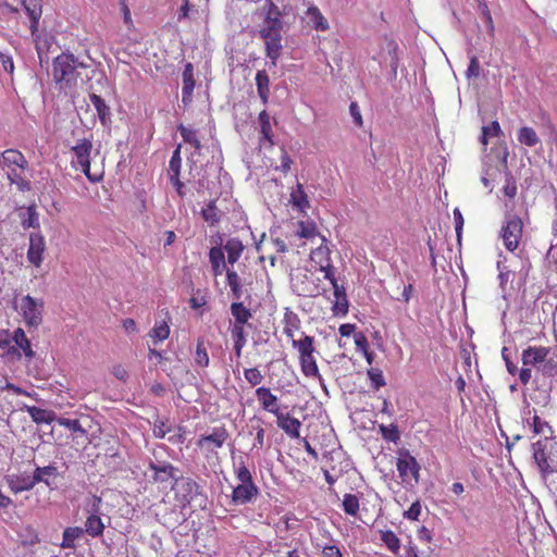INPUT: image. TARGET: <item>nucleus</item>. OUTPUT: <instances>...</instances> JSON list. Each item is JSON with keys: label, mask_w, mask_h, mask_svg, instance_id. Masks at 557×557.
Instances as JSON below:
<instances>
[{"label": "nucleus", "mask_w": 557, "mask_h": 557, "mask_svg": "<svg viewBox=\"0 0 557 557\" xmlns=\"http://www.w3.org/2000/svg\"><path fill=\"white\" fill-rule=\"evenodd\" d=\"M264 12L263 22L259 29V35L264 41L265 54L272 60V64H276V60L281 54L282 46V12L273 0H267L262 8Z\"/></svg>", "instance_id": "f257e3e1"}, {"label": "nucleus", "mask_w": 557, "mask_h": 557, "mask_svg": "<svg viewBox=\"0 0 557 557\" xmlns=\"http://www.w3.org/2000/svg\"><path fill=\"white\" fill-rule=\"evenodd\" d=\"M557 443L552 436L545 435L543 438L532 444L533 459L537 466L541 478L545 483L556 479L557 475Z\"/></svg>", "instance_id": "f03ea898"}, {"label": "nucleus", "mask_w": 557, "mask_h": 557, "mask_svg": "<svg viewBox=\"0 0 557 557\" xmlns=\"http://www.w3.org/2000/svg\"><path fill=\"white\" fill-rule=\"evenodd\" d=\"M78 67H86L83 62L70 52H62L52 61V77L61 89H72L79 76Z\"/></svg>", "instance_id": "7ed1b4c3"}, {"label": "nucleus", "mask_w": 557, "mask_h": 557, "mask_svg": "<svg viewBox=\"0 0 557 557\" xmlns=\"http://www.w3.org/2000/svg\"><path fill=\"white\" fill-rule=\"evenodd\" d=\"M293 348L297 349L299 357V366L306 377L320 379L321 374L314 356V337L301 333L300 338L293 339Z\"/></svg>", "instance_id": "20e7f679"}, {"label": "nucleus", "mask_w": 557, "mask_h": 557, "mask_svg": "<svg viewBox=\"0 0 557 557\" xmlns=\"http://www.w3.org/2000/svg\"><path fill=\"white\" fill-rule=\"evenodd\" d=\"M230 433L224 425L215 426L209 434H201L196 441V446L201 455L210 460L218 458L219 449L228 441Z\"/></svg>", "instance_id": "39448f33"}, {"label": "nucleus", "mask_w": 557, "mask_h": 557, "mask_svg": "<svg viewBox=\"0 0 557 557\" xmlns=\"http://www.w3.org/2000/svg\"><path fill=\"white\" fill-rule=\"evenodd\" d=\"M71 151L74 154L72 164L74 166L77 165L90 182L97 183L102 180V172L92 173L90 169V153L92 151L91 139H78L76 144L71 147Z\"/></svg>", "instance_id": "423d86ee"}, {"label": "nucleus", "mask_w": 557, "mask_h": 557, "mask_svg": "<svg viewBox=\"0 0 557 557\" xmlns=\"http://www.w3.org/2000/svg\"><path fill=\"white\" fill-rule=\"evenodd\" d=\"M24 12L29 18V30L35 42L36 50L40 55L44 47L39 35V23L42 16V0H22Z\"/></svg>", "instance_id": "0eeeda50"}, {"label": "nucleus", "mask_w": 557, "mask_h": 557, "mask_svg": "<svg viewBox=\"0 0 557 557\" xmlns=\"http://www.w3.org/2000/svg\"><path fill=\"white\" fill-rule=\"evenodd\" d=\"M523 234V221L519 215L512 214L507 216L502 226L500 235L505 248L508 251H515L521 242Z\"/></svg>", "instance_id": "6e6552de"}, {"label": "nucleus", "mask_w": 557, "mask_h": 557, "mask_svg": "<svg viewBox=\"0 0 557 557\" xmlns=\"http://www.w3.org/2000/svg\"><path fill=\"white\" fill-rule=\"evenodd\" d=\"M396 468L400 479L407 483H418L420 479V465L417 459L406 449L399 451Z\"/></svg>", "instance_id": "1a4fd4ad"}, {"label": "nucleus", "mask_w": 557, "mask_h": 557, "mask_svg": "<svg viewBox=\"0 0 557 557\" xmlns=\"http://www.w3.org/2000/svg\"><path fill=\"white\" fill-rule=\"evenodd\" d=\"M44 301L26 295L21 299V310L27 325L38 326L42 322Z\"/></svg>", "instance_id": "9d476101"}, {"label": "nucleus", "mask_w": 557, "mask_h": 557, "mask_svg": "<svg viewBox=\"0 0 557 557\" xmlns=\"http://www.w3.org/2000/svg\"><path fill=\"white\" fill-rule=\"evenodd\" d=\"M310 260L324 273V277H326L329 273H335L331 260V250L325 237H320L318 247L310 252Z\"/></svg>", "instance_id": "9b49d317"}, {"label": "nucleus", "mask_w": 557, "mask_h": 557, "mask_svg": "<svg viewBox=\"0 0 557 557\" xmlns=\"http://www.w3.org/2000/svg\"><path fill=\"white\" fill-rule=\"evenodd\" d=\"M101 503V497L92 496L91 512L85 521V529H83L91 537L101 536L106 528L100 517Z\"/></svg>", "instance_id": "f8f14e48"}, {"label": "nucleus", "mask_w": 557, "mask_h": 557, "mask_svg": "<svg viewBox=\"0 0 557 557\" xmlns=\"http://www.w3.org/2000/svg\"><path fill=\"white\" fill-rule=\"evenodd\" d=\"M39 476H33L26 473L9 474L5 476L8 487L14 494L30 491L36 484L39 483Z\"/></svg>", "instance_id": "ddd939ff"}, {"label": "nucleus", "mask_w": 557, "mask_h": 557, "mask_svg": "<svg viewBox=\"0 0 557 557\" xmlns=\"http://www.w3.org/2000/svg\"><path fill=\"white\" fill-rule=\"evenodd\" d=\"M46 251V242L40 233H32L29 235V247L27 250V260L34 267L41 265L44 252Z\"/></svg>", "instance_id": "4468645a"}, {"label": "nucleus", "mask_w": 557, "mask_h": 557, "mask_svg": "<svg viewBox=\"0 0 557 557\" xmlns=\"http://www.w3.org/2000/svg\"><path fill=\"white\" fill-rule=\"evenodd\" d=\"M550 354V348L546 346H529L522 350L521 361L523 366L530 367H539L543 363L548 355Z\"/></svg>", "instance_id": "2eb2a0df"}, {"label": "nucleus", "mask_w": 557, "mask_h": 557, "mask_svg": "<svg viewBox=\"0 0 557 557\" xmlns=\"http://www.w3.org/2000/svg\"><path fill=\"white\" fill-rule=\"evenodd\" d=\"M149 469L153 472L151 480L154 483H168L175 478L177 469L168 461H150Z\"/></svg>", "instance_id": "dca6fc26"}, {"label": "nucleus", "mask_w": 557, "mask_h": 557, "mask_svg": "<svg viewBox=\"0 0 557 557\" xmlns=\"http://www.w3.org/2000/svg\"><path fill=\"white\" fill-rule=\"evenodd\" d=\"M256 397L264 411L276 416L280 410L278 398L271 392L270 387L260 386L256 389Z\"/></svg>", "instance_id": "f3484780"}, {"label": "nucleus", "mask_w": 557, "mask_h": 557, "mask_svg": "<svg viewBox=\"0 0 557 557\" xmlns=\"http://www.w3.org/2000/svg\"><path fill=\"white\" fill-rule=\"evenodd\" d=\"M182 81V102L184 106H188L193 101V92L196 85L194 65L189 62L184 65Z\"/></svg>", "instance_id": "a211bd4d"}, {"label": "nucleus", "mask_w": 557, "mask_h": 557, "mask_svg": "<svg viewBox=\"0 0 557 557\" xmlns=\"http://www.w3.org/2000/svg\"><path fill=\"white\" fill-rule=\"evenodd\" d=\"M259 494V488L256 484L239 483L233 488L232 502L235 505H246L250 503Z\"/></svg>", "instance_id": "6ab92c4d"}, {"label": "nucleus", "mask_w": 557, "mask_h": 557, "mask_svg": "<svg viewBox=\"0 0 557 557\" xmlns=\"http://www.w3.org/2000/svg\"><path fill=\"white\" fill-rule=\"evenodd\" d=\"M276 423L280 429H282L289 437L299 438L300 437V428L301 422L292 417L289 413L278 412L276 416Z\"/></svg>", "instance_id": "aec40b11"}, {"label": "nucleus", "mask_w": 557, "mask_h": 557, "mask_svg": "<svg viewBox=\"0 0 557 557\" xmlns=\"http://www.w3.org/2000/svg\"><path fill=\"white\" fill-rule=\"evenodd\" d=\"M209 262L214 277L222 275L225 271V256L222 247H212L209 250Z\"/></svg>", "instance_id": "412c9836"}, {"label": "nucleus", "mask_w": 557, "mask_h": 557, "mask_svg": "<svg viewBox=\"0 0 557 557\" xmlns=\"http://www.w3.org/2000/svg\"><path fill=\"white\" fill-rule=\"evenodd\" d=\"M25 410L36 424H51L57 419V414L52 410L42 409L36 406H25Z\"/></svg>", "instance_id": "4be33fe9"}, {"label": "nucleus", "mask_w": 557, "mask_h": 557, "mask_svg": "<svg viewBox=\"0 0 557 557\" xmlns=\"http://www.w3.org/2000/svg\"><path fill=\"white\" fill-rule=\"evenodd\" d=\"M1 157L5 166L15 165L22 171L28 166L25 156L17 149H7L1 153Z\"/></svg>", "instance_id": "5701e85b"}, {"label": "nucleus", "mask_w": 557, "mask_h": 557, "mask_svg": "<svg viewBox=\"0 0 557 557\" xmlns=\"http://www.w3.org/2000/svg\"><path fill=\"white\" fill-rule=\"evenodd\" d=\"M307 17L309 18V24L315 29L320 32H325L330 28L327 20L321 13L320 9L312 4L307 9L306 12Z\"/></svg>", "instance_id": "b1692460"}, {"label": "nucleus", "mask_w": 557, "mask_h": 557, "mask_svg": "<svg viewBox=\"0 0 557 557\" xmlns=\"http://www.w3.org/2000/svg\"><path fill=\"white\" fill-rule=\"evenodd\" d=\"M256 86L258 96L261 99L263 104L269 102L270 98V78L265 70H260L257 72L256 77Z\"/></svg>", "instance_id": "393cba45"}, {"label": "nucleus", "mask_w": 557, "mask_h": 557, "mask_svg": "<svg viewBox=\"0 0 557 557\" xmlns=\"http://www.w3.org/2000/svg\"><path fill=\"white\" fill-rule=\"evenodd\" d=\"M244 248L242 240L233 237L226 240L222 249L227 253V262L233 265L242 257Z\"/></svg>", "instance_id": "a878e982"}, {"label": "nucleus", "mask_w": 557, "mask_h": 557, "mask_svg": "<svg viewBox=\"0 0 557 557\" xmlns=\"http://www.w3.org/2000/svg\"><path fill=\"white\" fill-rule=\"evenodd\" d=\"M296 234L314 243L315 239L320 242V237H324L318 231L317 224L313 221H299Z\"/></svg>", "instance_id": "bb28decb"}, {"label": "nucleus", "mask_w": 557, "mask_h": 557, "mask_svg": "<svg viewBox=\"0 0 557 557\" xmlns=\"http://www.w3.org/2000/svg\"><path fill=\"white\" fill-rule=\"evenodd\" d=\"M230 309L235 320L234 324L245 325L252 317L250 309L239 300L232 302Z\"/></svg>", "instance_id": "cd10ccee"}, {"label": "nucleus", "mask_w": 557, "mask_h": 557, "mask_svg": "<svg viewBox=\"0 0 557 557\" xmlns=\"http://www.w3.org/2000/svg\"><path fill=\"white\" fill-rule=\"evenodd\" d=\"M14 341L15 345L22 349L24 356L27 358V359H32L34 358L35 356V351L33 350L32 348V344L29 342V339L27 338L25 332L23 329L21 327H17L14 333H13V336L11 338V342Z\"/></svg>", "instance_id": "c85d7f7f"}, {"label": "nucleus", "mask_w": 557, "mask_h": 557, "mask_svg": "<svg viewBox=\"0 0 557 557\" xmlns=\"http://www.w3.org/2000/svg\"><path fill=\"white\" fill-rule=\"evenodd\" d=\"M258 122L260 125V133H261L262 138L264 140H267L270 146H273L274 145V140H273L274 134H273V129H272V125H271L270 114L265 110H262L258 115Z\"/></svg>", "instance_id": "c756f323"}, {"label": "nucleus", "mask_w": 557, "mask_h": 557, "mask_svg": "<svg viewBox=\"0 0 557 557\" xmlns=\"http://www.w3.org/2000/svg\"><path fill=\"white\" fill-rule=\"evenodd\" d=\"M231 335L234 341V351L237 358H240L243 348L246 345V333L244 325L233 324Z\"/></svg>", "instance_id": "7c9ffc66"}, {"label": "nucleus", "mask_w": 557, "mask_h": 557, "mask_svg": "<svg viewBox=\"0 0 557 557\" xmlns=\"http://www.w3.org/2000/svg\"><path fill=\"white\" fill-rule=\"evenodd\" d=\"M290 202L302 212L309 208L310 203L302 184L297 183L296 188L292 190Z\"/></svg>", "instance_id": "2f4dec72"}, {"label": "nucleus", "mask_w": 557, "mask_h": 557, "mask_svg": "<svg viewBox=\"0 0 557 557\" xmlns=\"http://www.w3.org/2000/svg\"><path fill=\"white\" fill-rule=\"evenodd\" d=\"M518 141L527 147H534L540 143V137L535 129L530 126H522L517 133Z\"/></svg>", "instance_id": "473e14b6"}, {"label": "nucleus", "mask_w": 557, "mask_h": 557, "mask_svg": "<svg viewBox=\"0 0 557 557\" xmlns=\"http://www.w3.org/2000/svg\"><path fill=\"white\" fill-rule=\"evenodd\" d=\"M84 533V530L79 527H69L63 531L62 543L60 546L62 548H75L76 540H78Z\"/></svg>", "instance_id": "72a5a7b5"}, {"label": "nucleus", "mask_w": 557, "mask_h": 557, "mask_svg": "<svg viewBox=\"0 0 557 557\" xmlns=\"http://www.w3.org/2000/svg\"><path fill=\"white\" fill-rule=\"evenodd\" d=\"M380 540L395 555L399 553L400 540L392 530H380Z\"/></svg>", "instance_id": "f704fd0d"}, {"label": "nucleus", "mask_w": 557, "mask_h": 557, "mask_svg": "<svg viewBox=\"0 0 557 557\" xmlns=\"http://www.w3.org/2000/svg\"><path fill=\"white\" fill-rule=\"evenodd\" d=\"M226 278L231 288L232 297L235 300H239L243 296V288L238 273L235 270L227 269Z\"/></svg>", "instance_id": "c9c22d12"}, {"label": "nucleus", "mask_w": 557, "mask_h": 557, "mask_svg": "<svg viewBox=\"0 0 557 557\" xmlns=\"http://www.w3.org/2000/svg\"><path fill=\"white\" fill-rule=\"evenodd\" d=\"M149 336L153 341V344L165 341L170 336V326L168 322L165 320L156 321Z\"/></svg>", "instance_id": "e433bc0d"}, {"label": "nucleus", "mask_w": 557, "mask_h": 557, "mask_svg": "<svg viewBox=\"0 0 557 557\" xmlns=\"http://www.w3.org/2000/svg\"><path fill=\"white\" fill-rule=\"evenodd\" d=\"M201 215L210 226L216 225L220 222V211L216 207V201L210 200L207 206L201 209Z\"/></svg>", "instance_id": "4c0bfd02"}, {"label": "nucleus", "mask_w": 557, "mask_h": 557, "mask_svg": "<svg viewBox=\"0 0 557 557\" xmlns=\"http://www.w3.org/2000/svg\"><path fill=\"white\" fill-rule=\"evenodd\" d=\"M300 330V320L296 313H286L284 317V334L290 338L295 339V332Z\"/></svg>", "instance_id": "58836bf2"}, {"label": "nucleus", "mask_w": 557, "mask_h": 557, "mask_svg": "<svg viewBox=\"0 0 557 557\" xmlns=\"http://www.w3.org/2000/svg\"><path fill=\"white\" fill-rule=\"evenodd\" d=\"M177 129L186 144L191 145L197 152L201 150L202 146L197 136V131L191 129L183 124H180L177 126Z\"/></svg>", "instance_id": "ea45409f"}, {"label": "nucleus", "mask_w": 557, "mask_h": 557, "mask_svg": "<svg viewBox=\"0 0 557 557\" xmlns=\"http://www.w3.org/2000/svg\"><path fill=\"white\" fill-rule=\"evenodd\" d=\"M89 97L92 106L95 107L98 113L101 123L106 124L110 115V108L107 106L106 101L100 96L91 94Z\"/></svg>", "instance_id": "a19ab883"}, {"label": "nucleus", "mask_w": 557, "mask_h": 557, "mask_svg": "<svg viewBox=\"0 0 557 557\" xmlns=\"http://www.w3.org/2000/svg\"><path fill=\"white\" fill-rule=\"evenodd\" d=\"M195 362L200 368H207L209 366L210 359L205 345V338L199 337L197 339L196 351H195Z\"/></svg>", "instance_id": "79ce46f5"}, {"label": "nucleus", "mask_w": 557, "mask_h": 557, "mask_svg": "<svg viewBox=\"0 0 557 557\" xmlns=\"http://www.w3.org/2000/svg\"><path fill=\"white\" fill-rule=\"evenodd\" d=\"M58 475V468L55 466H46V467H37L33 476H39V483L44 482L46 485L50 486V478H55Z\"/></svg>", "instance_id": "37998d69"}, {"label": "nucleus", "mask_w": 557, "mask_h": 557, "mask_svg": "<svg viewBox=\"0 0 557 557\" xmlns=\"http://www.w3.org/2000/svg\"><path fill=\"white\" fill-rule=\"evenodd\" d=\"M234 473L239 483L255 484L252 474L244 460H240L237 466L234 467Z\"/></svg>", "instance_id": "c03bdc74"}, {"label": "nucleus", "mask_w": 557, "mask_h": 557, "mask_svg": "<svg viewBox=\"0 0 557 557\" xmlns=\"http://www.w3.org/2000/svg\"><path fill=\"white\" fill-rule=\"evenodd\" d=\"M345 513L356 517L359 511V498L354 494H345L343 498Z\"/></svg>", "instance_id": "a18cd8bd"}, {"label": "nucleus", "mask_w": 557, "mask_h": 557, "mask_svg": "<svg viewBox=\"0 0 557 557\" xmlns=\"http://www.w3.org/2000/svg\"><path fill=\"white\" fill-rule=\"evenodd\" d=\"M181 148H182V146L178 145L176 147V149L173 151V154L170 159L169 177L181 175V166H182Z\"/></svg>", "instance_id": "49530a36"}, {"label": "nucleus", "mask_w": 557, "mask_h": 557, "mask_svg": "<svg viewBox=\"0 0 557 557\" xmlns=\"http://www.w3.org/2000/svg\"><path fill=\"white\" fill-rule=\"evenodd\" d=\"M368 377L371 382L373 389L379 391L381 387L386 385L383 372L379 368L371 367L367 371Z\"/></svg>", "instance_id": "de8ad7c7"}, {"label": "nucleus", "mask_w": 557, "mask_h": 557, "mask_svg": "<svg viewBox=\"0 0 557 557\" xmlns=\"http://www.w3.org/2000/svg\"><path fill=\"white\" fill-rule=\"evenodd\" d=\"M8 178L11 182V184L16 185V187L22 190H29L30 189V183L28 180H26L21 172H17L15 169H12L8 173Z\"/></svg>", "instance_id": "09e8293b"}, {"label": "nucleus", "mask_w": 557, "mask_h": 557, "mask_svg": "<svg viewBox=\"0 0 557 557\" xmlns=\"http://www.w3.org/2000/svg\"><path fill=\"white\" fill-rule=\"evenodd\" d=\"M531 426L534 434H544V436L547 435L546 433H549L548 436H552L553 434V430L548 422L542 420L537 414L532 417Z\"/></svg>", "instance_id": "8fccbe9b"}, {"label": "nucleus", "mask_w": 557, "mask_h": 557, "mask_svg": "<svg viewBox=\"0 0 557 557\" xmlns=\"http://www.w3.org/2000/svg\"><path fill=\"white\" fill-rule=\"evenodd\" d=\"M422 512V504L419 499L413 502L408 510L404 512V518L410 521H418Z\"/></svg>", "instance_id": "3c124183"}, {"label": "nucleus", "mask_w": 557, "mask_h": 557, "mask_svg": "<svg viewBox=\"0 0 557 557\" xmlns=\"http://www.w3.org/2000/svg\"><path fill=\"white\" fill-rule=\"evenodd\" d=\"M481 74V65L476 55L470 57L469 66L466 71V77L468 79L478 78Z\"/></svg>", "instance_id": "603ef678"}, {"label": "nucleus", "mask_w": 557, "mask_h": 557, "mask_svg": "<svg viewBox=\"0 0 557 557\" xmlns=\"http://www.w3.org/2000/svg\"><path fill=\"white\" fill-rule=\"evenodd\" d=\"M245 379L251 386L259 385L262 380L263 375L261 374L260 370L257 368H249L244 371Z\"/></svg>", "instance_id": "864d4df0"}, {"label": "nucleus", "mask_w": 557, "mask_h": 557, "mask_svg": "<svg viewBox=\"0 0 557 557\" xmlns=\"http://www.w3.org/2000/svg\"><path fill=\"white\" fill-rule=\"evenodd\" d=\"M323 557H343L341 548L335 544L333 539H329V543L322 546Z\"/></svg>", "instance_id": "5fc2aeb1"}, {"label": "nucleus", "mask_w": 557, "mask_h": 557, "mask_svg": "<svg viewBox=\"0 0 557 557\" xmlns=\"http://www.w3.org/2000/svg\"><path fill=\"white\" fill-rule=\"evenodd\" d=\"M505 196L512 199L517 195V184L515 177L510 173H506V182L503 187Z\"/></svg>", "instance_id": "6e6d98bb"}, {"label": "nucleus", "mask_w": 557, "mask_h": 557, "mask_svg": "<svg viewBox=\"0 0 557 557\" xmlns=\"http://www.w3.org/2000/svg\"><path fill=\"white\" fill-rule=\"evenodd\" d=\"M380 431L382 433V436L385 440L396 442L399 440V432L396 425L392 424L391 426H386L384 424L380 425Z\"/></svg>", "instance_id": "4d7b16f0"}, {"label": "nucleus", "mask_w": 557, "mask_h": 557, "mask_svg": "<svg viewBox=\"0 0 557 557\" xmlns=\"http://www.w3.org/2000/svg\"><path fill=\"white\" fill-rule=\"evenodd\" d=\"M23 228L39 227L38 215L33 207L27 209V218L22 221Z\"/></svg>", "instance_id": "13d9d810"}, {"label": "nucleus", "mask_w": 557, "mask_h": 557, "mask_svg": "<svg viewBox=\"0 0 557 557\" xmlns=\"http://www.w3.org/2000/svg\"><path fill=\"white\" fill-rule=\"evenodd\" d=\"M324 278L330 281L335 298L347 297L345 287L338 284L337 278L335 277V273H329Z\"/></svg>", "instance_id": "bf43d9fd"}, {"label": "nucleus", "mask_w": 557, "mask_h": 557, "mask_svg": "<svg viewBox=\"0 0 557 557\" xmlns=\"http://www.w3.org/2000/svg\"><path fill=\"white\" fill-rule=\"evenodd\" d=\"M454 222H455V230H456V236L457 242L461 243V236H462V228H463V216L461 211L458 208L454 209Z\"/></svg>", "instance_id": "052dcab7"}, {"label": "nucleus", "mask_w": 557, "mask_h": 557, "mask_svg": "<svg viewBox=\"0 0 557 557\" xmlns=\"http://www.w3.org/2000/svg\"><path fill=\"white\" fill-rule=\"evenodd\" d=\"M55 420L58 421L59 425H62L72 432L84 431L81 425V422L77 419L59 418Z\"/></svg>", "instance_id": "680f3d73"}, {"label": "nucleus", "mask_w": 557, "mask_h": 557, "mask_svg": "<svg viewBox=\"0 0 557 557\" xmlns=\"http://www.w3.org/2000/svg\"><path fill=\"white\" fill-rule=\"evenodd\" d=\"M332 309H333L334 314L345 315L348 312L347 297L335 298Z\"/></svg>", "instance_id": "e2e57ef3"}, {"label": "nucleus", "mask_w": 557, "mask_h": 557, "mask_svg": "<svg viewBox=\"0 0 557 557\" xmlns=\"http://www.w3.org/2000/svg\"><path fill=\"white\" fill-rule=\"evenodd\" d=\"M354 341L357 350L366 351L369 348V342L367 336L362 332H358L354 335Z\"/></svg>", "instance_id": "0e129e2a"}, {"label": "nucleus", "mask_w": 557, "mask_h": 557, "mask_svg": "<svg viewBox=\"0 0 557 557\" xmlns=\"http://www.w3.org/2000/svg\"><path fill=\"white\" fill-rule=\"evenodd\" d=\"M280 160H281V163H280V166H277V169L286 174L290 170L293 160L288 156L287 151L284 148H282V153H281Z\"/></svg>", "instance_id": "69168bd1"}, {"label": "nucleus", "mask_w": 557, "mask_h": 557, "mask_svg": "<svg viewBox=\"0 0 557 557\" xmlns=\"http://www.w3.org/2000/svg\"><path fill=\"white\" fill-rule=\"evenodd\" d=\"M349 112H350V115L352 116V120H354V123L356 124V126L361 127L363 124V121H362V115H361V112H360V109H359V106L357 102L350 103Z\"/></svg>", "instance_id": "338daca9"}, {"label": "nucleus", "mask_w": 557, "mask_h": 557, "mask_svg": "<svg viewBox=\"0 0 557 557\" xmlns=\"http://www.w3.org/2000/svg\"><path fill=\"white\" fill-rule=\"evenodd\" d=\"M482 133L490 137H498L502 134V128L497 121H493L488 126L482 127Z\"/></svg>", "instance_id": "774afa93"}]
</instances>
